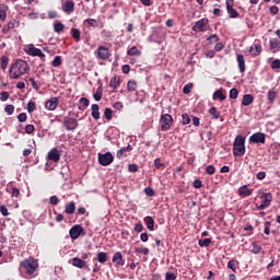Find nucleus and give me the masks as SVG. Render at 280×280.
Segmentation results:
<instances>
[{
    "instance_id": "obj_1",
    "label": "nucleus",
    "mask_w": 280,
    "mask_h": 280,
    "mask_svg": "<svg viewBox=\"0 0 280 280\" xmlns=\"http://www.w3.org/2000/svg\"><path fill=\"white\" fill-rule=\"evenodd\" d=\"M30 71V66L27 61L23 59H18L9 69L10 78L12 80H19L21 75H25Z\"/></svg>"
},
{
    "instance_id": "obj_5",
    "label": "nucleus",
    "mask_w": 280,
    "mask_h": 280,
    "mask_svg": "<svg viewBox=\"0 0 280 280\" xmlns=\"http://www.w3.org/2000/svg\"><path fill=\"white\" fill-rule=\"evenodd\" d=\"M23 268H25L27 275H34L36 268H38V262L34 259H26L22 262Z\"/></svg>"
},
{
    "instance_id": "obj_8",
    "label": "nucleus",
    "mask_w": 280,
    "mask_h": 280,
    "mask_svg": "<svg viewBox=\"0 0 280 280\" xmlns=\"http://www.w3.org/2000/svg\"><path fill=\"white\" fill-rule=\"evenodd\" d=\"M249 143H266V133L256 132L249 137Z\"/></svg>"
},
{
    "instance_id": "obj_56",
    "label": "nucleus",
    "mask_w": 280,
    "mask_h": 280,
    "mask_svg": "<svg viewBox=\"0 0 280 280\" xmlns=\"http://www.w3.org/2000/svg\"><path fill=\"white\" fill-rule=\"evenodd\" d=\"M88 24L91 25V27H97V20L88 19L85 20Z\"/></svg>"
},
{
    "instance_id": "obj_37",
    "label": "nucleus",
    "mask_w": 280,
    "mask_h": 280,
    "mask_svg": "<svg viewBox=\"0 0 280 280\" xmlns=\"http://www.w3.org/2000/svg\"><path fill=\"white\" fill-rule=\"evenodd\" d=\"M52 67H60L62 65V57L56 56L51 62Z\"/></svg>"
},
{
    "instance_id": "obj_38",
    "label": "nucleus",
    "mask_w": 280,
    "mask_h": 280,
    "mask_svg": "<svg viewBox=\"0 0 280 280\" xmlns=\"http://www.w3.org/2000/svg\"><path fill=\"white\" fill-rule=\"evenodd\" d=\"M191 89H194V83H188L184 86L183 93H185V95H189V93H191Z\"/></svg>"
},
{
    "instance_id": "obj_49",
    "label": "nucleus",
    "mask_w": 280,
    "mask_h": 280,
    "mask_svg": "<svg viewBox=\"0 0 280 280\" xmlns=\"http://www.w3.org/2000/svg\"><path fill=\"white\" fill-rule=\"evenodd\" d=\"M207 40H209V43H218V40H220V38L218 37L217 34L210 35Z\"/></svg>"
},
{
    "instance_id": "obj_58",
    "label": "nucleus",
    "mask_w": 280,
    "mask_h": 280,
    "mask_svg": "<svg viewBox=\"0 0 280 280\" xmlns=\"http://www.w3.org/2000/svg\"><path fill=\"white\" fill-rule=\"evenodd\" d=\"M128 170H129V172L135 173V172L139 171V166H137V164H129Z\"/></svg>"
},
{
    "instance_id": "obj_26",
    "label": "nucleus",
    "mask_w": 280,
    "mask_h": 280,
    "mask_svg": "<svg viewBox=\"0 0 280 280\" xmlns=\"http://www.w3.org/2000/svg\"><path fill=\"white\" fill-rule=\"evenodd\" d=\"M144 224L147 225L149 231H154V219L152 217H145Z\"/></svg>"
},
{
    "instance_id": "obj_41",
    "label": "nucleus",
    "mask_w": 280,
    "mask_h": 280,
    "mask_svg": "<svg viewBox=\"0 0 280 280\" xmlns=\"http://www.w3.org/2000/svg\"><path fill=\"white\" fill-rule=\"evenodd\" d=\"M54 30L55 32H57V34H60V32H62L65 30V24L62 23H56L54 25Z\"/></svg>"
},
{
    "instance_id": "obj_32",
    "label": "nucleus",
    "mask_w": 280,
    "mask_h": 280,
    "mask_svg": "<svg viewBox=\"0 0 280 280\" xmlns=\"http://www.w3.org/2000/svg\"><path fill=\"white\" fill-rule=\"evenodd\" d=\"M198 244L201 247L208 248V246H211V238L199 240Z\"/></svg>"
},
{
    "instance_id": "obj_36",
    "label": "nucleus",
    "mask_w": 280,
    "mask_h": 280,
    "mask_svg": "<svg viewBox=\"0 0 280 280\" xmlns=\"http://www.w3.org/2000/svg\"><path fill=\"white\" fill-rule=\"evenodd\" d=\"M119 85V78L114 77L110 82H109V86L112 89H117V86Z\"/></svg>"
},
{
    "instance_id": "obj_3",
    "label": "nucleus",
    "mask_w": 280,
    "mask_h": 280,
    "mask_svg": "<svg viewBox=\"0 0 280 280\" xmlns=\"http://www.w3.org/2000/svg\"><path fill=\"white\" fill-rule=\"evenodd\" d=\"M160 122H161V130L165 132L170 130V128H172V124H174V118H172V115L170 114H163L160 118Z\"/></svg>"
},
{
    "instance_id": "obj_46",
    "label": "nucleus",
    "mask_w": 280,
    "mask_h": 280,
    "mask_svg": "<svg viewBox=\"0 0 280 280\" xmlns=\"http://www.w3.org/2000/svg\"><path fill=\"white\" fill-rule=\"evenodd\" d=\"M72 38H74V40H80V30L78 28H72Z\"/></svg>"
},
{
    "instance_id": "obj_48",
    "label": "nucleus",
    "mask_w": 280,
    "mask_h": 280,
    "mask_svg": "<svg viewBox=\"0 0 280 280\" xmlns=\"http://www.w3.org/2000/svg\"><path fill=\"white\" fill-rule=\"evenodd\" d=\"M7 18L8 15L5 13V9H3V7L0 5V21H5Z\"/></svg>"
},
{
    "instance_id": "obj_6",
    "label": "nucleus",
    "mask_w": 280,
    "mask_h": 280,
    "mask_svg": "<svg viewBox=\"0 0 280 280\" xmlns=\"http://www.w3.org/2000/svg\"><path fill=\"white\" fill-rule=\"evenodd\" d=\"M261 203L257 207L258 211H264V209L270 207V202H272V194L265 192L260 196Z\"/></svg>"
},
{
    "instance_id": "obj_30",
    "label": "nucleus",
    "mask_w": 280,
    "mask_h": 280,
    "mask_svg": "<svg viewBox=\"0 0 280 280\" xmlns=\"http://www.w3.org/2000/svg\"><path fill=\"white\" fill-rule=\"evenodd\" d=\"M267 97H268L269 104H273L275 100H277V92H275L272 90L269 91L268 94H267Z\"/></svg>"
},
{
    "instance_id": "obj_47",
    "label": "nucleus",
    "mask_w": 280,
    "mask_h": 280,
    "mask_svg": "<svg viewBox=\"0 0 280 280\" xmlns=\"http://www.w3.org/2000/svg\"><path fill=\"white\" fill-rule=\"evenodd\" d=\"M93 97L96 102H100V100H102V88H98L96 90V93L93 95Z\"/></svg>"
},
{
    "instance_id": "obj_2",
    "label": "nucleus",
    "mask_w": 280,
    "mask_h": 280,
    "mask_svg": "<svg viewBox=\"0 0 280 280\" xmlns=\"http://www.w3.org/2000/svg\"><path fill=\"white\" fill-rule=\"evenodd\" d=\"M246 138L243 136H237L233 143V155L234 156H244L246 154Z\"/></svg>"
},
{
    "instance_id": "obj_31",
    "label": "nucleus",
    "mask_w": 280,
    "mask_h": 280,
    "mask_svg": "<svg viewBox=\"0 0 280 280\" xmlns=\"http://www.w3.org/2000/svg\"><path fill=\"white\" fill-rule=\"evenodd\" d=\"M217 97L219 100H221V102H224V100H226V95H224L221 90H218L213 93V100H217Z\"/></svg>"
},
{
    "instance_id": "obj_15",
    "label": "nucleus",
    "mask_w": 280,
    "mask_h": 280,
    "mask_svg": "<svg viewBox=\"0 0 280 280\" xmlns=\"http://www.w3.org/2000/svg\"><path fill=\"white\" fill-rule=\"evenodd\" d=\"M45 107L47 110H56V108H58V97H52L51 100L47 101Z\"/></svg>"
},
{
    "instance_id": "obj_7",
    "label": "nucleus",
    "mask_w": 280,
    "mask_h": 280,
    "mask_svg": "<svg viewBox=\"0 0 280 280\" xmlns=\"http://www.w3.org/2000/svg\"><path fill=\"white\" fill-rule=\"evenodd\" d=\"M114 156L113 153L107 152L105 154L98 153V163L100 165H103L104 167H106L107 165H110V163H113L114 161Z\"/></svg>"
},
{
    "instance_id": "obj_9",
    "label": "nucleus",
    "mask_w": 280,
    "mask_h": 280,
    "mask_svg": "<svg viewBox=\"0 0 280 280\" xmlns=\"http://www.w3.org/2000/svg\"><path fill=\"white\" fill-rule=\"evenodd\" d=\"M26 54H28V56H37L38 58H45V54H43V50H40L39 48H35L34 45H28L26 48Z\"/></svg>"
},
{
    "instance_id": "obj_28",
    "label": "nucleus",
    "mask_w": 280,
    "mask_h": 280,
    "mask_svg": "<svg viewBox=\"0 0 280 280\" xmlns=\"http://www.w3.org/2000/svg\"><path fill=\"white\" fill-rule=\"evenodd\" d=\"M249 248L254 255H259V253H261V245H258L257 243H253Z\"/></svg>"
},
{
    "instance_id": "obj_13",
    "label": "nucleus",
    "mask_w": 280,
    "mask_h": 280,
    "mask_svg": "<svg viewBox=\"0 0 280 280\" xmlns=\"http://www.w3.org/2000/svg\"><path fill=\"white\" fill-rule=\"evenodd\" d=\"M62 10H63V12H66V14H71V12H73V10H75V3L71 0L66 1L62 4Z\"/></svg>"
},
{
    "instance_id": "obj_12",
    "label": "nucleus",
    "mask_w": 280,
    "mask_h": 280,
    "mask_svg": "<svg viewBox=\"0 0 280 280\" xmlns=\"http://www.w3.org/2000/svg\"><path fill=\"white\" fill-rule=\"evenodd\" d=\"M97 54H98L100 60H108V58H110V52L108 51V48L104 46H100L97 48Z\"/></svg>"
},
{
    "instance_id": "obj_55",
    "label": "nucleus",
    "mask_w": 280,
    "mask_h": 280,
    "mask_svg": "<svg viewBox=\"0 0 280 280\" xmlns=\"http://www.w3.org/2000/svg\"><path fill=\"white\" fill-rule=\"evenodd\" d=\"M271 69H280V60L276 59L271 62Z\"/></svg>"
},
{
    "instance_id": "obj_20",
    "label": "nucleus",
    "mask_w": 280,
    "mask_h": 280,
    "mask_svg": "<svg viewBox=\"0 0 280 280\" xmlns=\"http://www.w3.org/2000/svg\"><path fill=\"white\" fill-rule=\"evenodd\" d=\"M72 266H74L75 268H86V261L79 257H74L72 258Z\"/></svg>"
},
{
    "instance_id": "obj_23",
    "label": "nucleus",
    "mask_w": 280,
    "mask_h": 280,
    "mask_svg": "<svg viewBox=\"0 0 280 280\" xmlns=\"http://www.w3.org/2000/svg\"><path fill=\"white\" fill-rule=\"evenodd\" d=\"M79 110H86L89 108V98L81 97L78 105Z\"/></svg>"
},
{
    "instance_id": "obj_60",
    "label": "nucleus",
    "mask_w": 280,
    "mask_h": 280,
    "mask_svg": "<svg viewBox=\"0 0 280 280\" xmlns=\"http://www.w3.org/2000/svg\"><path fill=\"white\" fill-rule=\"evenodd\" d=\"M228 268H230V270H233V272H235L236 268H235V260H230L228 262Z\"/></svg>"
},
{
    "instance_id": "obj_53",
    "label": "nucleus",
    "mask_w": 280,
    "mask_h": 280,
    "mask_svg": "<svg viewBox=\"0 0 280 280\" xmlns=\"http://www.w3.org/2000/svg\"><path fill=\"white\" fill-rule=\"evenodd\" d=\"M35 128H34V125H27L25 127V133L26 135H32V132H34Z\"/></svg>"
},
{
    "instance_id": "obj_57",
    "label": "nucleus",
    "mask_w": 280,
    "mask_h": 280,
    "mask_svg": "<svg viewBox=\"0 0 280 280\" xmlns=\"http://www.w3.org/2000/svg\"><path fill=\"white\" fill-rule=\"evenodd\" d=\"M144 192H145L147 196H150V197L155 195L154 189H152L151 187H147L144 189Z\"/></svg>"
},
{
    "instance_id": "obj_62",
    "label": "nucleus",
    "mask_w": 280,
    "mask_h": 280,
    "mask_svg": "<svg viewBox=\"0 0 280 280\" xmlns=\"http://www.w3.org/2000/svg\"><path fill=\"white\" fill-rule=\"evenodd\" d=\"M113 106L116 110H121V108H124V103L122 102H116V103H114Z\"/></svg>"
},
{
    "instance_id": "obj_22",
    "label": "nucleus",
    "mask_w": 280,
    "mask_h": 280,
    "mask_svg": "<svg viewBox=\"0 0 280 280\" xmlns=\"http://www.w3.org/2000/svg\"><path fill=\"white\" fill-rule=\"evenodd\" d=\"M65 213H67L68 215H73V213H75V202L71 201L67 203L65 208Z\"/></svg>"
},
{
    "instance_id": "obj_16",
    "label": "nucleus",
    "mask_w": 280,
    "mask_h": 280,
    "mask_svg": "<svg viewBox=\"0 0 280 280\" xmlns=\"http://www.w3.org/2000/svg\"><path fill=\"white\" fill-rule=\"evenodd\" d=\"M48 159L49 161H54V163H58V161H60V151L58 149H52L48 153Z\"/></svg>"
},
{
    "instance_id": "obj_21",
    "label": "nucleus",
    "mask_w": 280,
    "mask_h": 280,
    "mask_svg": "<svg viewBox=\"0 0 280 280\" xmlns=\"http://www.w3.org/2000/svg\"><path fill=\"white\" fill-rule=\"evenodd\" d=\"M253 194L252 189H248V186L244 185L238 189V196H242V198H246L247 196H250Z\"/></svg>"
},
{
    "instance_id": "obj_59",
    "label": "nucleus",
    "mask_w": 280,
    "mask_h": 280,
    "mask_svg": "<svg viewBox=\"0 0 280 280\" xmlns=\"http://www.w3.org/2000/svg\"><path fill=\"white\" fill-rule=\"evenodd\" d=\"M9 97H10V93H8V92H2V93L0 94V100H1L2 102H5L7 100H9Z\"/></svg>"
},
{
    "instance_id": "obj_27",
    "label": "nucleus",
    "mask_w": 280,
    "mask_h": 280,
    "mask_svg": "<svg viewBox=\"0 0 280 280\" xmlns=\"http://www.w3.org/2000/svg\"><path fill=\"white\" fill-rule=\"evenodd\" d=\"M92 117L93 119H100V105L93 104L92 105Z\"/></svg>"
},
{
    "instance_id": "obj_44",
    "label": "nucleus",
    "mask_w": 280,
    "mask_h": 280,
    "mask_svg": "<svg viewBox=\"0 0 280 280\" xmlns=\"http://www.w3.org/2000/svg\"><path fill=\"white\" fill-rule=\"evenodd\" d=\"M190 121H191V119L189 118V115H187V114L182 115V124L184 126H187V124H189Z\"/></svg>"
},
{
    "instance_id": "obj_43",
    "label": "nucleus",
    "mask_w": 280,
    "mask_h": 280,
    "mask_svg": "<svg viewBox=\"0 0 280 280\" xmlns=\"http://www.w3.org/2000/svg\"><path fill=\"white\" fill-rule=\"evenodd\" d=\"M27 110L28 113H34L36 110V103L33 101H30L27 104Z\"/></svg>"
},
{
    "instance_id": "obj_51",
    "label": "nucleus",
    "mask_w": 280,
    "mask_h": 280,
    "mask_svg": "<svg viewBox=\"0 0 280 280\" xmlns=\"http://www.w3.org/2000/svg\"><path fill=\"white\" fill-rule=\"evenodd\" d=\"M0 211L4 218H8V215H10V212H8V208L5 206H1Z\"/></svg>"
},
{
    "instance_id": "obj_17",
    "label": "nucleus",
    "mask_w": 280,
    "mask_h": 280,
    "mask_svg": "<svg viewBox=\"0 0 280 280\" xmlns=\"http://www.w3.org/2000/svg\"><path fill=\"white\" fill-rule=\"evenodd\" d=\"M113 264H116V266H124V256L120 254V252L114 254Z\"/></svg>"
},
{
    "instance_id": "obj_29",
    "label": "nucleus",
    "mask_w": 280,
    "mask_h": 280,
    "mask_svg": "<svg viewBox=\"0 0 280 280\" xmlns=\"http://www.w3.org/2000/svg\"><path fill=\"white\" fill-rule=\"evenodd\" d=\"M128 56H141V50H139V48H137L136 46L131 47L128 51H127Z\"/></svg>"
},
{
    "instance_id": "obj_33",
    "label": "nucleus",
    "mask_w": 280,
    "mask_h": 280,
    "mask_svg": "<svg viewBox=\"0 0 280 280\" xmlns=\"http://www.w3.org/2000/svg\"><path fill=\"white\" fill-rule=\"evenodd\" d=\"M9 59L5 56L1 57V69L5 71L8 69Z\"/></svg>"
},
{
    "instance_id": "obj_24",
    "label": "nucleus",
    "mask_w": 280,
    "mask_h": 280,
    "mask_svg": "<svg viewBox=\"0 0 280 280\" xmlns=\"http://www.w3.org/2000/svg\"><path fill=\"white\" fill-rule=\"evenodd\" d=\"M255 102V98L250 94H245L243 96L242 105L243 106H250Z\"/></svg>"
},
{
    "instance_id": "obj_63",
    "label": "nucleus",
    "mask_w": 280,
    "mask_h": 280,
    "mask_svg": "<svg viewBox=\"0 0 280 280\" xmlns=\"http://www.w3.org/2000/svg\"><path fill=\"white\" fill-rule=\"evenodd\" d=\"M165 280H176V275L172 272H166Z\"/></svg>"
},
{
    "instance_id": "obj_61",
    "label": "nucleus",
    "mask_w": 280,
    "mask_h": 280,
    "mask_svg": "<svg viewBox=\"0 0 280 280\" xmlns=\"http://www.w3.org/2000/svg\"><path fill=\"white\" fill-rule=\"evenodd\" d=\"M19 121L23 122V121H27V114L22 113L18 116Z\"/></svg>"
},
{
    "instance_id": "obj_54",
    "label": "nucleus",
    "mask_w": 280,
    "mask_h": 280,
    "mask_svg": "<svg viewBox=\"0 0 280 280\" xmlns=\"http://www.w3.org/2000/svg\"><path fill=\"white\" fill-rule=\"evenodd\" d=\"M49 202H50V205L56 207V205H58V202H60V200L56 196H51L49 199Z\"/></svg>"
},
{
    "instance_id": "obj_19",
    "label": "nucleus",
    "mask_w": 280,
    "mask_h": 280,
    "mask_svg": "<svg viewBox=\"0 0 280 280\" xmlns=\"http://www.w3.org/2000/svg\"><path fill=\"white\" fill-rule=\"evenodd\" d=\"M249 54L250 56H259L261 54V45L259 44H254L249 47Z\"/></svg>"
},
{
    "instance_id": "obj_42",
    "label": "nucleus",
    "mask_w": 280,
    "mask_h": 280,
    "mask_svg": "<svg viewBox=\"0 0 280 280\" xmlns=\"http://www.w3.org/2000/svg\"><path fill=\"white\" fill-rule=\"evenodd\" d=\"M228 13L230 14L231 19H237L240 16V13L235 9H228Z\"/></svg>"
},
{
    "instance_id": "obj_10",
    "label": "nucleus",
    "mask_w": 280,
    "mask_h": 280,
    "mask_svg": "<svg viewBox=\"0 0 280 280\" xmlns=\"http://www.w3.org/2000/svg\"><path fill=\"white\" fill-rule=\"evenodd\" d=\"M82 231H84V228H82V225L72 226L69 231L71 240H78V237H80V235L82 234Z\"/></svg>"
},
{
    "instance_id": "obj_11",
    "label": "nucleus",
    "mask_w": 280,
    "mask_h": 280,
    "mask_svg": "<svg viewBox=\"0 0 280 280\" xmlns=\"http://www.w3.org/2000/svg\"><path fill=\"white\" fill-rule=\"evenodd\" d=\"M63 126L66 130H75L78 128V120L74 118H65Z\"/></svg>"
},
{
    "instance_id": "obj_4",
    "label": "nucleus",
    "mask_w": 280,
    "mask_h": 280,
    "mask_svg": "<svg viewBox=\"0 0 280 280\" xmlns=\"http://www.w3.org/2000/svg\"><path fill=\"white\" fill-rule=\"evenodd\" d=\"M209 30V19L203 18L195 23L192 32H207Z\"/></svg>"
},
{
    "instance_id": "obj_64",
    "label": "nucleus",
    "mask_w": 280,
    "mask_h": 280,
    "mask_svg": "<svg viewBox=\"0 0 280 280\" xmlns=\"http://www.w3.org/2000/svg\"><path fill=\"white\" fill-rule=\"evenodd\" d=\"M135 231L136 233H141V231H143V224L141 223L136 224Z\"/></svg>"
},
{
    "instance_id": "obj_18",
    "label": "nucleus",
    "mask_w": 280,
    "mask_h": 280,
    "mask_svg": "<svg viewBox=\"0 0 280 280\" xmlns=\"http://www.w3.org/2000/svg\"><path fill=\"white\" fill-rule=\"evenodd\" d=\"M236 60L241 73H244V71H246V61L244 60V55H237Z\"/></svg>"
},
{
    "instance_id": "obj_45",
    "label": "nucleus",
    "mask_w": 280,
    "mask_h": 280,
    "mask_svg": "<svg viewBox=\"0 0 280 280\" xmlns=\"http://www.w3.org/2000/svg\"><path fill=\"white\" fill-rule=\"evenodd\" d=\"M240 95V92L237 91V89H232L230 91V97L231 100H237V96Z\"/></svg>"
},
{
    "instance_id": "obj_40",
    "label": "nucleus",
    "mask_w": 280,
    "mask_h": 280,
    "mask_svg": "<svg viewBox=\"0 0 280 280\" xmlns=\"http://www.w3.org/2000/svg\"><path fill=\"white\" fill-rule=\"evenodd\" d=\"M210 115H212V117H214V119H220V114L218 113V108L215 107H211L209 109Z\"/></svg>"
},
{
    "instance_id": "obj_39",
    "label": "nucleus",
    "mask_w": 280,
    "mask_h": 280,
    "mask_svg": "<svg viewBox=\"0 0 280 280\" xmlns=\"http://www.w3.org/2000/svg\"><path fill=\"white\" fill-rule=\"evenodd\" d=\"M280 47V40L279 39H270V49H278Z\"/></svg>"
},
{
    "instance_id": "obj_25",
    "label": "nucleus",
    "mask_w": 280,
    "mask_h": 280,
    "mask_svg": "<svg viewBox=\"0 0 280 280\" xmlns=\"http://www.w3.org/2000/svg\"><path fill=\"white\" fill-rule=\"evenodd\" d=\"M96 260L100 264H106L108 261V254H106L105 252H100L97 254Z\"/></svg>"
},
{
    "instance_id": "obj_35",
    "label": "nucleus",
    "mask_w": 280,
    "mask_h": 280,
    "mask_svg": "<svg viewBox=\"0 0 280 280\" xmlns=\"http://www.w3.org/2000/svg\"><path fill=\"white\" fill-rule=\"evenodd\" d=\"M104 117L105 119H107L108 121H110V119H113V109L110 108H105V112H104Z\"/></svg>"
},
{
    "instance_id": "obj_34",
    "label": "nucleus",
    "mask_w": 280,
    "mask_h": 280,
    "mask_svg": "<svg viewBox=\"0 0 280 280\" xmlns=\"http://www.w3.org/2000/svg\"><path fill=\"white\" fill-rule=\"evenodd\" d=\"M128 91H137V81L130 80L127 84Z\"/></svg>"
},
{
    "instance_id": "obj_14",
    "label": "nucleus",
    "mask_w": 280,
    "mask_h": 280,
    "mask_svg": "<svg viewBox=\"0 0 280 280\" xmlns=\"http://www.w3.org/2000/svg\"><path fill=\"white\" fill-rule=\"evenodd\" d=\"M127 152H132V145L128 144L127 147L117 151V159H126L128 156Z\"/></svg>"
},
{
    "instance_id": "obj_52",
    "label": "nucleus",
    "mask_w": 280,
    "mask_h": 280,
    "mask_svg": "<svg viewBox=\"0 0 280 280\" xmlns=\"http://www.w3.org/2000/svg\"><path fill=\"white\" fill-rule=\"evenodd\" d=\"M4 110L7 114L12 115L14 113V105H7Z\"/></svg>"
},
{
    "instance_id": "obj_50",
    "label": "nucleus",
    "mask_w": 280,
    "mask_h": 280,
    "mask_svg": "<svg viewBox=\"0 0 280 280\" xmlns=\"http://www.w3.org/2000/svg\"><path fill=\"white\" fill-rule=\"evenodd\" d=\"M206 172H207L210 176L213 175V174H215V166H213V165L207 166Z\"/></svg>"
}]
</instances>
